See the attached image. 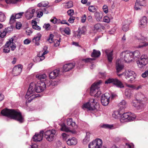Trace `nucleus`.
Returning a JSON list of instances; mask_svg holds the SVG:
<instances>
[{"label": "nucleus", "mask_w": 148, "mask_h": 148, "mask_svg": "<svg viewBox=\"0 0 148 148\" xmlns=\"http://www.w3.org/2000/svg\"><path fill=\"white\" fill-rule=\"evenodd\" d=\"M45 89V83L43 82H38L36 84L34 83H30L25 97L26 99H28L27 102L30 103L34 99L38 97L35 95L36 92L40 93Z\"/></svg>", "instance_id": "f257e3e1"}, {"label": "nucleus", "mask_w": 148, "mask_h": 148, "mask_svg": "<svg viewBox=\"0 0 148 148\" xmlns=\"http://www.w3.org/2000/svg\"><path fill=\"white\" fill-rule=\"evenodd\" d=\"M1 113L2 115L16 120L20 123L24 121L21 113L14 109L5 108L1 111Z\"/></svg>", "instance_id": "f03ea898"}, {"label": "nucleus", "mask_w": 148, "mask_h": 148, "mask_svg": "<svg viewBox=\"0 0 148 148\" xmlns=\"http://www.w3.org/2000/svg\"><path fill=\"white\" fill-rule=\"evenodd\" d=\"M112 116L115 119H117L121 116V120H123L124 121L127 122L133 121L136 117V116L134 114L131 112H127L122 114L120 111H114L112 114Z\"/></svg>", "instance_id": "7ed1b4c3"}, {"label": "nucleus", "mask_w": 148, "mask_h": 148, "mask_svg": "<svg viewBox=\"0 0 148 148\" xmlns=\"http://www.w3.org/2000/svg\"><path fill=\"white\" fill-rule=\"evenodd\" d=\"M97 104V101L94 99H90L89 101L84 104V109H86L88 111H93L96 109L95 106Z\"/></svg>", "instance_id": "20e7f679"}, {"label": "nucleus", "mask_w": 148, "mask_h": 148, "mask_svg": "<svg viewBox=\"0 0 148 148\" xmlns=\"http://www.w3.org/2000/svg\"><path fill=\"white\" fill-rule=\"evenodd\" d=\"M138 67L140 68H143L148 63V58L146 55H142L137 61Z\"/></svg>", "instance_id": "39448f33"}, {"label": "nucleus", "mask_w": 148, "mask_h": 148, "mask_svg": "<svg viewBox=\"0 0 148 148\" xmlns=\"http://www.w3.org/2000/svg\"><path fill=\"white\" fill-rule=\"evenodd\" d=\"M103 144L102 140L100 138H96L89 143L88 148H101Z\"/></svg>", "instance_id": "423d86ee"}, {"label": "nucleus", "mask_w": 148, "mask_h": 148, "mask_svg": "<svg viewBox=\"0 0 148 148\" xmlns=\"http://www.w3.org/2000/svg\"><path fill=\"white\" fill-rule=\"evenodd\" d=\"M56 132V131L54 129L46 131L45 133V137L47 140L49 142L53 141L55 137Z\"/></svg>", "instance_id": "0eeeda50"}, {"label": "nucleus", "mask_w": 148, "mask_h": 148, "mask_svg": "<svg viewBox=\"0 0 148 148\" xmlns=\"http://www.w3.org/2000/svg\"><path fill=\"white\" fill-rule=\"evenodd\" d=\"M131 53V52L129 51H125L123 52L120 56L122 58H123L126 62H129L133 60V58Z\"/></svg>", "instance_id": "6e6552de"}, {"label": "nucleus", "mask_w": 148, "mask_h": 148, "mask_svg": "<svg viewBox=\"0 0 148 148\" xmlns=\"http://www.w3.org/2000/svg\"><path fill=\"white\" fill-rule=\"evenodd\" d=\"M102 83L101 80L93 83L91 87L90 90V94L91 95H94L95 96V94L97 92L99 88H100L99 84Z\"/></svg>", "instance_id": "1a4fd4ad"}, {"label": "nucleus", "mask_w": 148, "mask_h": 148, "mask_svg": "<svg viewBox=\"0 0 148 148\" xmlns=\"http://www.w3.org/2000/svg\"><path fill=\"white\" fill-rule=\"evenodd\" d=\"M110 95L108 93H106L101 96V99L102 104L104 106H107L110 102Z\"/></svg>", "instance_id": "9d476101"}, {"label": "nucleus", "mask_w": 148, "mask_h": 148, "mask_svg": "<svg viewBox=\"0 0 148 148\" xmlns=\"http://www.w3.org/2000/svg\"><path fill=\"white\" fill-rule=\"evenodd\" d=\"M22 66L21 64L16 65L13 68L12 70V74L14 76L19 75L22 70Z\"/></svg>", "instance_id": "9b49d317"}, {"label": "nucleus", "mask_w": 148, "mask_h": 148, "mask_svg": "<svg viewBox=\"0 0 148 148\" xmlns=\"http://www.w3.org/2000/svg\"><path fill=\"white\" fill-rule=\"evenodd\" d=\"M104 52L108 61L110 62H111L113 58V51L110 49H106L104 50Z\"/></svg>", "instance_id": "f8f14e48"}, {"label": "nucleus", "mask_w": 148, "mask_h": 148, "mask_svg": "<svg viewBox=\"0 0 148 148\" xmlns=\"http://www.w3.org/2000/svg\"><path fill=\"white\" fill-rule=\"evenodd\" d=\"M75 66V63H68L64 65L63 66V72H66L69 71L73 69Z\"/></svg>", "instance_id": "ddd939ff"}, {"label": "nucleus", "mask_w": 148, "mask_h": 148, "mask_svg": "<svg viewBox=\"0 0 148 148\" xmlns=\"http://www.w3.org/2000/svg\"><path fill=\"white\" fill-rule=\"evenodd\" d=\"M134 73V72L133 71L130 70H126L124 72H123L121 74H117V75L119 77L123 75L125 76L126 79H127L128 78H130Z\"/></svg>", "instance_id": "4468645a"}, {"label": "nucleus", "mask_w": 148, "mask_h": 148, "mask_svg": "<svg viewBox=\"0 0 148 148\" xmlns=\"http://www.w3.org/2000/svg\"><path fill=\"white\" fill-rule=\"evenodd\" d=\"M35 10L34 9H28L25 12V15L28 20L31 19L33 17L34 14L35 12Z\"/></svg>", "instance_id": "2eb2a0df"}, {"label": "nucleus", "mask_w": 148, "mask_h": 148, "mask_svg": "<svg viewBox=\"0 0 148 148\" xmlns=\"http://www.w3.org/2000/svg\"><path fill=\"white\" fill-rule=\"evenodd\" d=\"M124 66L121 64L119 59H117L116 62V69L117 73L121 72L123 69Z\"/></svg>", "instance_id": "dca6fc26"}, {"label": "nucleus", "mask_w": 148, "mask_h": 148, "mask_svg": "<svg viewBox=\"0 0 148 148\" xmlns=\"http://www.w3.org/2000/svg\"><path fill=\"white\" fill-rule=\"evenodd\" d=\"M60 70L57 69L53 70L49 73V76L50 79H54L57 77L59 74Z\"/></svg>", "instance_id": "f3484780"}, {"label": "nucleus", "mask_w": 148, "mask_h": 148, "mask_svg": "<svg viewBox=\"0 0 148 148\" xmlns=\"http://www.w3.org/2000/svg\"><path fill=\"white\" fill-rule=\"evenodd\" d=\"M67 144L69 146H73L76 145L77 143V139L74 138L72 137L68 139L66 141Z\"/></svg>", "instance_id": "a211bd4d"}, {"label": "nucleus", "mask_w": 148, "mask_h": 148, "mask_svg": "<svg viewBox=\"0 0 148 148\" xmlns=\"http://www.w3.org/2000/svg\"><path fill=\"white\" fill-rule=\"evenodd\" d=\"M147 18L145 16H143L141 19L139 23V27L141 28L145 27L147 25Z\"/></svg>", "instance_id": "6ab92c4d"}, {"label": "nucleus", "mask_w": 148, "mask_h": 148, "mask_svg": "<svg viewBox=\"0 0 148 148\" xmlns=\"http://www.w3.org/2000/svg\"><path fill=\"white\" fill-rule=\"evenodd\" d=\"M83 33V29L79 28L77 31L74 32L73 36L79 38L81 37V36Z\"/></svg>", "instance_id": "aec40b11"}, {"label": "nucleus", "mask_w": 148, "mask_h": 148, "mask_svg": "<svg viewBox=\"0 0 148 148\" xmlns=\"http://www.w3.org/2000/svg\"><path fill=\"white\" fill-rule=\"evenodd\" d=\"M36 77L40 80L39 82H44L46 80L47 75L45 74L37 75H36Z\"/></svg>", "instance_id": "412c9836"}, {"label": "nucleus", "mask_w": 148, "mask_h": 148, "mask_svg": "<svg viewBox=\"0 0 148 148\" xmlns=\"http://www.w3.org/2000/svg\"><path fill=\"white\" fill-rule=\"evenodd\" d=\"M113 84L115 85L117 87L122 88L124 87L123 83L119 79L115 78Z\"/></svg>", "instance_id": "4be33fe9"}, {"label": "nucleus", "mask_w": 148, "mask_h": 148, "mask_svg": "<svg viewBox=\"0 0 148 148\" xmlns=\"http://www.w3.org/2000/svg\"><path fill=\"white\" fill-rule=\"evenodd\" d=\"M14 39L13 38H12L10 39L8 41H7L9 43L10 42V47L11 48V50L12 51H14L16 48V44L14 42Z\"/></svg>", "instance_id": "5701e85b"}, {"label": "nucleus", "mask_w": 148, "mask_h": 148, "mask_svg": "<svg viewBox=\"0 0 148 148\" xmlns=\"http://www.w3.org/2000/svg\"><path fill=\"white\" fill-rule=\"evenodd\" d=\"M133 89H131L129 88H127L125 90V96L127 98H130L131 97L133 92Z\"/></svg>", "instance_id": "b1692460"}, {"label": "nucleus", "mask_w": 148, "mask_h": 148, "mask_svg": "<svg viewBox=\"0 0 148 148\" xmlns=\"http://www.w3.org/2000/svg\"><path fill=\"white\" fill-rule=\"evenodd\" d=\"M45 58L44 56H42L41 55L40 56V54H38L34 59L33 60L34 62H37L42 61Z\"/></svg>", "instance_id": "393cba45"}, {"label": "nucleus", "mask_w": 148, "mask_h": 148, "mask_svg": "<svg viewBox=\"0 0 148 148\" xmlns=\"http://www.w3.org/2000/svg\"><path fill=\"white\" fill-rule=\"evenodd\" d=\"M131 53L132 54V57L133 58V60L136 58H138L140 56V52L137 50L132 52H131Z\"/></svg>", "instance_id": "a878e982"}, {"label": "nucleus", "mask_w": 148, "mask_h": 148, "mask_svg": "<svg viewBox=\"0 0 148 148\" xmlns=\"http://www.w3.org/2000/svg\"><path fill=\"white\" fill-rule=\"evenodd\" d=\"M101 55L100 52L99 51L95 49H93V52L91 53V56L92 57L97 58L99 57Z\"/></svg>", "instance_id": "bb28decb"}, {"label": "nucleus", "mask_w": 148, "mask_h": 148, "mask_svg": "<svg viewBox=\"0 0 148 148\" xmlns=\"http://www.w3.org/2000/svg\"><path fill=\"white\" fill-rule=\"evenodd\" d=\"M138 100L136 99L133 100L132 103L134 107L137 108L138 109H139L141 108L142 104L139 102H138Z\"/></svg>", "instance_id": "cd10ccee"}, {"label": "nucleus", "mask_w": 148, "mask_h": 148, "mask_svg": "<svg viewBox=\"0 0 148 148\" xmlns=\"http://www.w3.org/2000/svg\"><path fill=\"white\" fill-rule=\"evenodd\" d=\"M135 96L136 99L139 101L142 100L145 98V95L140 92H138Z\"/></svg>", "instance_id": "c85d7f7f"}, {"label": "nucleus", "mask_w": 148, "mask_h": 148, "mask_svg": "<svg viewBox=\"0 0 148 148\" xmlns=\"http://www.w3.org/2000/svg\"><path fill=\"white\" fill-rule=\"evenodd\" d=\"M41 36V34L40 33H38L37 36H35L33 39V42H35L37 45H38L39 44V43L37 42L40 40Z\"/></svg>", "instance_id": "c756f323"}, {"label": "nucleus", "mask_w": 148, "mask_h": 148, "mask_svg": "<svg viewBox=\"0 0 148 148\" xmlns=\"http://www.w3.org/2000/svg\"><path fill=\"white\" fill-rule=\"evenodd\" d=\"M10 42L9 43L7 42L5 44L3 49V52L4 53H8L10 51L9 46L10 45Z\"/></svg>", "instance_id": "7c9ffc66"}, {"label": "nucleus", "mask_w": 148, "mask_h": 148, "mask_svg": "<svg viewBox=\"0 0 148 148\" xmlns=\"http://www.w3.org/2000/svg\"><path fill=\"white\" fill-rule=\"evenodd\" d=\"M66 122L67 125L68 126L73 127L75 125V122L72 121V118H68L67 119Z\"/></svg>", "instance_id": "2f4dec72"}, {"label": "nucleus", "mask_w": 148, "mask_h": 148, "mask_svg": "<svg viewBox=\"0 0 148 148\" xmlns=\"http://www.w3.org/2000/svg\"><path fill=\"white\" fill-rule=\"evenodd\" d=\"M90 133L88 132H86V135L85 138H84V142L87 143L89 142L90 140Z\"/></svg>", "instance_id": "473e14b6"}, {"label": "nucleus", "mask_w": 148, "mask_h": 148, "mask_svg": "<svg viewBox=\"0 0 148 148\" xmlns=\"http://www.w3.org/2000/svg\"><path fill=\"white\" fill-rule=\"evenodd\" d=\"M95 28L97 30L101 31L102 29H103L104 27L100 23H97L94 26Z\"/></svg>", "instance_id": "72a5a7b5"}, {"label": "nucleus", "mask_w": 148, "mask_h": 148, "mask_svg": "<svg viewBox=\"0 0 148 148\" xmlns=\"http://www.w3.org/2000/svg\"><path fill=\"white\" fill-rule=\"evenodd\" d=\"M95 18L97 21H100L101 20L103 16L102 14L96 12L95 13Z\"/></svg>", "instance_id": "f704fd0d"}, {"label": "nucleus", "mask_w": 148, "mask_h": 148, "mask_svg": "<svg viewBox=\"0 0 148 148\" xmlns=\"http://www.w3.org/2000/svg\"><path fill=\"white\" fill-rule=\"evenodd\" d=\"M37 133H36L35 135L33 136L32 137V140L34 142H40V141L42 140V135H39V136L40 137L39 139H38V138L37 137Z\"/></svg>", "instance_id": "c9c22d12"}, {"label": "nucleus", "mask_w": 148, "mask_h": 148, "mask_svg": "<svg viewBox=\"0 0 148 148\" xmlns=\"http://www.w3.org/2000/svg\"><path fill=\"white\" fill-rule=\"evenodd\" d=\"M100 127L105 129H111L113 127L112 125H109L108 124H104L100 125Z\"/></svg>", "instance_id": "e433bc0d"}, {"label": "nucleus", "mask_w": 148, "mask_h": 148, "mask_svg": "<svg viewBox=\"0 0 148 148\" xmlns=\"http://www.w3.org/2000/svg\"><path fill=\"white\" fill-rule=\"evenodd\" d=\"M49 3L48 1H42L38 4V6L39 7H45L48 6Z\"/></svg>", "instance_id": "4c0bfd02"}, {"label": "nucleus", "mask_w": 148, "mask_h": 148, "mask_svg": "<svg viewBox=\"0 0 148 148\" xmlns=\"http://www.w3.org/2000/svg\"><path fill=\"white\" fill-rule=\"evenodd\" d=\"M119 106L120 108H125L126 106V102L124 100H122L119 104Z\"/></svg>", "instance_id": "58836bf2"}, {"label": "nucleus", "mask_w": 148, "mask_h": 148, "mask_svg": "<svg viewBox=\"0 0 148 148\" xmlns=\"http://www.w3.org/2000/svg\"><path fill=\"white\" fill-rule=\"evenodd\" d=\"M14 27L13 25H11L10 27H8L5 28L4 30L7 33H9L13 31V29Z\"/></svg>", "instance_id": "ea45409f"}, {"label": "nucleus", "mask_w": 148, "mask_h": 148, "mask_svg": "<svg viewBox=\"0 0 148 148\" xmlns=\"http://www.w3.org/2000/svg\"><path fill=\"white\" fill-rule=\"evenodd\" d=\"M50 21L54 24H58L60 23V19H57L55 17H53V19L50 20Z\"/></svg>", "instance_id": "a19ab883"}, {"label": "nucleus", "mask_w": 148, "mask_h": 148, "mask_svg": "<svg viewBox=\"0 0 148 148\" xmlns=\"http://www.w3.org/2000/svg\"><path fill=\"white\" fill-rule=\"evenodd\" d=\"M21 0H5V2L7 4H14Z\"/></svg>", "instance_id": "79ce46f5"}, {"label": "nucleus", "mask_w": 148, "mask_h": 148, "mask_svg": "<svg viewBox=\"0 0 148 148\" xmlns=\"http://www.w3.org/2000/svg\"><path fill=\"white\" fill-rule=\"evenodd\" d=\"M114 79H115L112 78H110L105 81V84H109L112 83L113 84Z\"/></svg>", "instance_id": "37998d69"}, {"label": "nucleus", "mask_w": 148, "mask_h": 148, "mask_svg": "<svg viewBox=\"0 0 148 148\" xmlns=\"http://www.w3.org/2000/svg\"><path fill=\"white\" fill-rule=\"evenodd\" d=\"M61 126L62 127L61 128V130L62 131H64L66 132L69 131V129L66 127L64 124H62Z\"/></svg>", "instance_id": "c03bdc74"}, {"label": "nucleus", "mask_w": 148, "mask_h": 148, "mask_svg": "<svg viewBox=\"0 0 148 148\" xmlns=\"http://www.w3.org/2000/svg\"><path fill=\"white\" fill-rule=\"evenodd\" d=\"M136 75L135 73L134 74H133V75H131L129 78H130V79H129V81L130 82H135V79L136 78Z\"/></svg>", "instance_id": "a18cd8bd"}, {"label": "nucleus", "mask_w": 148, "mask_h": 148, "mask_svg": "<svg viewBox=\"0 0 148 148\" xmlns=\"http://www.w3.org/2000/svg\"><path fill=\"white\" fill-rule=\"evenodd\" d=\"M88 10L90 12H95L97 10L96 8L93 5L90 6L88 8Z\"/></svg>", "instance_id": "49530a36"}, {"label": "nucleus", "mask_w": 148, "mask_h": 148, "mask_svg": "<svg viewBox=\"0 0 148 148\" xmlns=\"http://www.w3.org/2000/svg\"><path fill=\"white\" fill-rule=\"evenodd\" d=\"M16 19V18L14 15L12 14L10 17V24H12L14 23Z\"/></svg>", "instance_id": "de8ad7c7"}, {"label": "nucleus", "mask_w": 148, "mask_h": 148, "mask_svg": "<svg viewBox=\"0 0 148 148\" xmlns=\"http://www.w3.org/2000/svg\"><path fill=\"white\" fill-rule=\"evenodd\" d=\"M45 83V88L46 87H50L51 86V83L49 80L46 79L45 82H43Z\"/></svg>", "instance_id": "09e8293b"}, {"label": "nucleus", "mask_w": 148, "mask_h": 148, "mask_svg": "<svg viewBox=\"0 0 148 148\" xmlns=\"http://www.w3.org/2000/svg\"><path fill=\"white\" fill-rule=\"evenodd\" d=\"M5 19V17L4 14L0 12V21L1 22L4 21Z\"/></svg>", "instance_id": "8fccbe9b"}, {"label": "nucleus", "mask_w": 148, "mask_h": 148, "mask_svg": "<svg viewBox=\"0 0 148 148\" xmlns=\"http://www.w3.org/2000/svg\"><path fill=\"white\" fill-rule=\"evenodd\" d=\"M60 38H59V39H56L53 42L54 43V46L55 47H57L60 44Z\"/></svg>", "instance_id": "3c124183"}, {"label": "nucleus", "mask_w": 148, "mask_h": 148, "mask_svg": "<svg viewBox=\"0 0 148 148\" xmlns=\"http://www.w3.org/2000/svg\"><path fill=\"white\" fill-rule=\"evenodd\" d=\"M47 48L48 47L46 46H45L44 47L42 51L44 52L41 55L42 56H44V55L47 53L49 52V51L47 50Z\"/></svg>", "instance_id": "603ef678"}, {"label": "nucleus", "mask_w": 148, "mask_h": 148, "mask_svg": "<svg viewBox=\"0 0 148 148\" xmlns=\"http://www.w3.org/2000/svg\"><path fill=\"white\" fill-rule=\"evenodd\" d=\"M95 60V58H87L85 59H84V61L85 62H90V63H92V62Z\"/></svg>", "instance_id": "864d4df0"}, {"label": "nucleus", "mask_w": 148, "mask_h": 148, "mask_svg": "<svg viewBox=\"0 0 148 148\" xmlns=\"http://www.w3.org/2000/svg\"><path fill=\"white\" fill-rule=\"evenodd\" d=\"M53 35L52 34H51L49 36V38L47 39V41H49L50 43H52L53 42Z\"/></svg>", "instance_id": "5fc2aeb1"}, {"label": "nucleus", "mask_w": 148, "mask_h": 148, "mask_svg": "<svg viewBox=\"0 0 148 148\" xmlns=\"http://www.w3.org/2000/svg\"><path fill=\"white\" fill-rule=\"evenodd\" d=\"M73 2L71 1H70L67 3L66 4V8H70L73 6Z\"/></svg>", "instance_id": "6e6d98bb"}, {"label": "nucleus", "mask_w": 148, "mask_h": 148, "mask_svg": "<svg viewBox=\"0 0 148 148\" xmlns=\"http://www.w3.org/2000/svg\"><path fill=\"white\" fill-rule=\"evenodd\" d=\"M67 13L68 15L70 16H72L74 14V10L72 9H70L68 10Z\"/></svg>", "instance_id": "4d7b16f0"}, {"label": "nucleus", "mask_w": 148, "mask_h": 148, "mask_svg": "<svg viewBox=\"0 0 148 148\" xmlns=\"http://www.w3.org/2000/svg\"><path fill=\"white\" fill-rule=\"evenodd\" d=\"M23 13V12H20L16 14L15 15H14V16H15L16 18L18 19L21 17Z\"/></svg>", "instance_id": "13d9d810"}, {"label": "nucleus", "mask_w": 148, "mask_h": 148, "mask_svg": "<svg viewBox=\"0 0 148 148\" xmlns=\"http://www.w3.org/2000/svg\"><path fill=\"white\" fill-rule=\"evenodd\" d=\"M69 136V135L66 133H63L62 137L63 140H66Z\"/></svg>", "instance_id": "bf43d9fd"}, {"label": "nucleus", "mask_w": 148, "mask_h": 148, "mask_svg": "<svg viewBox=\"0 0 148 148\" xmlns=\"http://www.w3.org/2000/svg\"><path fill=\"white\" fill-rule=\"evenodd\" d=\"M129 29L128 25L125 24L123 25L122 27V29L124 31H127Z\"/></svg>", "instance_id": "052dcab7"}, {"label": "nucleus", "mask_w": 148, "mask_h": 148, "mask_svg": "<svg viewBox=\"0 0 148 148\" xmlns=\"http://www.w3.org/2000/svg\"><path fill=\"white\" fill-rule=\"evenodd\" d=\"M139 2H138L137 0H136V2L135 5V8L136 10H140V8L139 7Z\"/></svg>", "instance_id": "680f3d73"}, {"label": "nucleus", "mask_w": 148, "mask_h": 148, "mask_svg": "<svg viewBox=\"0 0 148 148\" xmlns=\"http://www.w3.org/2000/svg\"><path fill=\"white\" fill-rule=\"evenodd\" d=\"M64 33L68 35H69L70 34V30L69 28H67L65 29L64 30Z\"/></svg>", "instance_id": "e2e57ef3"}, {"label": "nucleus", "mask_w": 148, "mask_h": 148, "mask_svg": "<svg viewBox=\"0 0 148 148\" xmlns=\"http://www.w3.org/2000/svg\"><path fill=\"white\" fill-rule=\"evenodd\" d=\"M75 19V17L74 16H71L68 20L69 22L71 23H73Z\"/></svg>", "instance_id": "0e129e2a"}, {"label": "nucleus", "mask_w": 148, "mask_h": 148, "mask_svg": "<svg viewBox=\"0 0 148 148\" xmlns=\"http://www.w3.org/2000/svg\"><path fill=\"white\" fill-rule=\"evenodd\" d=\"M22 25L20 22H17L16 25V27L17 29H19L21 27Z\"/></svg>", "instance_id": "69168bd1"}, {"label": "nucleus", "mask_w": 148, "mask_h": 148, "mask_svg": "<svg viewBox=\"0 0 148 148\" xmlns=\"http://www.w3.org/2000/svg\"><path fill=\"white\" fill-rule=\"evenodd\" d=\"M103 21L104 22L108 23L110 21V19L108 16H105L104 17Z\"/></svg>", "instance_id": "338daca9"}, {"label": "nucleus", "mask_w": 148, "mask_h": 148, "mask_svg": "<svg viewBox=\"0 0 148 148\" xmlns=\"http://www.w3.org/2000/svg\"><path fill=\"white\" fill-rule=\"evenodd\" d=\"M148 75V71H146L144 73L141 74V76L143 78L147 77Z\"/></svg>", "instance_id": "774afa93"}]
</instances>
